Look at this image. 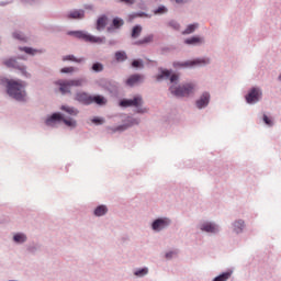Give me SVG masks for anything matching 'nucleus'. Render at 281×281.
<instances>
[{
	"mask_svg": "<svg viewBox=\"0 0 281 281\" xmlns=\"http://www.w3.org/2000/svg\"><path fill=\"white\" fill-rule=\"evenodd\" d=\"M63 61H76L77 64H82L85 59L83 58L77 59L75 55H66L65 57H63Z\"/></svg>",
	"mask_w": 281,
	"mask_h": 281,
	"instance_id": "c9c22d12",
	"label": "nucleus"
},
{
	"mask_svg": "<svg viewBox=\"0 0 281 281\" xmlns=\"http://www.w3.org/2000/svg\"><path fill=\"white\" fill-rule=\"evenodd\" d=\"M139 81H142V75H131V77H128L126 80V86L133 88L135 83H139Z\"/></svg>",
	"mask_w": 281,
	"mask_h": 281,
	"instance_id": "393cba45",
	"label": "nucleus"
},
{
	"mask_svg": "<svg viewBox=\"0 0 281 281\" xmlns=\"http://www.w3.org/2000/svg\"><path fill=\"white\" fill-rule=\"evenodd\" d=\"M41 248H42L41 244L33 241L32 244H29L26 250L32 255H36V252H38Z\"/></svg>",
	"mask_w": 281,
	"mask_h": 281,
	"instance_id": "cd10ccee",
	"label": "nucleus"
},
{
	"mask_svg": "<svg viewBox=\"0 0 281 281\" xmlns=\"http://www.w3.org/2000/svg\"><path fill=\"white\" fill-rule=\"evenodd\" d=\"M125 22L122 20V18H114L112 20L111 26L108 27V33H114V31H117L124 26Z\"/></svg>",
	"mask_w": 281,
	"mask_h": 281,
	"instance_id": "6ab92c4d",
	"label": "nucleus"
},
{
	"mask_svg": "<svg viewBox=\"0 0 281 281\" xmlns=\"http://www.w3.org/2000/svg\"><path fill=\"white\" fill-rule=\"evenodd\" d=\"M92 123H94V125H103L104 119L100 116H94V119H92Z\"/></svg>",
	"mask_w": 281,
	"mask_h": 281,
	"instance_id": "79ce46f5",
	"label": "nucleus"
},
{
	"mask_svg": "<svg viewBox=\"0 0 281 281\" xmlns=\"http://www.w3.org/2000/svg\"><path fill=\"white\" fill-rule=\"evenodd\" d=\"M263 123L266 125H268V127H273L274 123H273V119H271L270 116H268L267 114H263L262 116Z\"/></svg>",
	"mask_w": 281,
	"mask_h": 281,
	"instance_id": "58836bf2",
	"label": "nucleus"
},
{
	"mask_svg": "<svg viewBox=\"0 0 281 281\" xmlns=\"http://www.w3.org/2000/svg\"><path fill=\"white\" fill-rule=\"evenodd\" d=\"M200 29V24L198 22H194L193 24H188V26L182 31V35H193L195 31Z\"/></svg>",
	"mask_w": 281,
	"mask_h": 281,
	"instance_id": "4be33fe9",
	"label": "nucleus"
},
{
	"mask_svg": "<svg viewBox=\"0 0 281 281\" xmlns=\"http://www.w3.org/2000/svg\"><path fill=\"white\" fill-rule=\"evenodd\" d=\"M108 26V15H100L97 20L95 29L97 31L101 32L104 31Z\"/></svg>",
	"mask_w": 281,
	"mask_h": 281,
	"instance_id": "412c9836",
	"label": "nucleus"
},
{
	"mask_svg": "<svg viewBox=\"0 0 281 281\" xmlns=\"http://www.w3.org/2000/svg\"><path fill=\"white\" fill-rule=\"evenodd\" d=\"M278 80L281 81V75H279Z\"/></svg>",
	"mask_w": 281,
	"mask_h": 281,
	"instance_id": "864d4df0",
	"label": "nucleus"
},
{
	"mask_svg": "<svg viewBox=\"0 0 281 281\" xmlns=\"http://www.w3.org/2000/svg\"><path fill=\"white\" fill-rule=\"evenodd\" d=\"M3 65L7 68H14L15 70H18L19 61L16 57H10L9 59H4Z\"/></svg>",
	"mask_w": 281,
	"mask_h": 281,
	"instance_id": "b1692460",
	"label": "nucleus"
},
{
	"mask_svg": "<svg viewBox=\"0 0 281 281\" xmlns=\"http://www.w3.org/2000/svg\"><path fill=\"white\" fill-rule=\"evenodd\" d=\"M132 68H144V59H133Z\"/></svg>",
	"mask_w": 281,
	"mask_h": 281,
	"instance_id": "4c0bfd02",
	"label": "nucleus"
},
{
	"mask_svg": "<svg viewBox=\"0 0 281 281\" xmlns=\"http://www.w3.org/2000/svg\"><path fill=\"white\" fill-rule=\"evenodd\" d=\"M12 37L13 40H18L19 42H27L26 35H24V33H22L21 31H14L12 33Z\"/></svg>",
	"mask_w": 281,
	"mask_h": 281,
	"instance_id": "7c9ffc66",
	"label": "nucleus"
},
{
	"mask_svg": "<svg viewBox=\"0 0 281 281\" xmlns=\"http://www.w3.org/2000/svg\"><path fill=\"white\" fill-rule=\"evenodd\" d=\"M115 59L116 61H126V59H128L127 53H125V50H117L115 53Z\"/></svg>",
	"mask_w": 281,
	"mask_h": 281,
	"instance_id": "473e14b6",
	"label": "nucleus"
},
{
	"mask_svg": "<svg viewBox=\"0 0 281 281\" xmlns=\"http://www.w3.org/2000/svg\"><path fill=\"white\" fill-rule=\"evenodd\" d=\"M167 26H169V29H172V31H181V24L177 20H169Z\"/></svg>",
	"mask_w": 281,
	"mask_h": 281,
	"instance_id": "2f4dec72",
	"label": "nucleus"
},
{
	"mask_svg": "<svg viewBox=\"0 0 281 281\" xmlns=\"http://www.w3.org/2000/svg\"><path fill=\"white\" fill-rule=\"evenodd\" d=\"M149 269L147 267L144 268H137L136 270H134V274L136 277H146V274H148Z\"/></svg>",
	"mask_w": 281,
	"mask_h": 281,
	"instance_id": "72a5a7b5",
	"label": "nucleus"
},
{
	"mask_svg": "<svg viewBox=\"0 0 281 281\" xmlns=\"http://www.w3.org/2000/svg\"><path fill=\"white\" fill-rule=\"evenodd\" d=\"M9 281H19V279H9Z\"/></svg>",
	"mask_w": 281,
	"mask_h": 281,
	"instance_id": "603ef678",
	"label": "nucleus"
},
{
	"mask_svg": "<svg viewBox=\"0 0 281 281\" xmlns=\"http://www.w3.org/2000/svg\"><path fill=\"white\" fill-rule=\"evenodd\" d=\"M22 2H24L25 4H34L38 2V0H22Z\"/></svg>",
	"mask_w": 281,
	"mask_h": 281,
	"instance_id": "49530a36",
	"label": "nucleus"
},
{
	"mask_svg": "<svg viewBox=\"0 0 281 281\" xmlns=\"http://www.w3.org/2000/svg\"><path fill=\"white\" fill-rule=\"evenodd\" d=\"M117 42L115 40H110L109 45L110 46H115Z\"/></svg>",
	"mask_w": 281,
	"mask_h": 281,
	"instance_id": "09e8293b",
	"label": "nucleus"
},
{
	"mask_svg": "<svg viewBox=\"0 0 281 281\" xmlns=\"http://www.w3.org/2000/svg\"><path fill=\"white\" fill-rule=\"evenodd\" d=\"M154 40H155V35L150 34L143 37V40H138V42H135V44L136 46H143L144 44H150L151 42H154Z\"/></svg>",
	"mask_w": 281,
	"mask_h": 281,
	"instance_id": "bb28decb",
	"label": "nucleus"
},
{
	"mask_svg": "<svg viewBox=\"0 0 281 281\" xmlns=\"http://www.w3.org/2000/svg\"><path fill=\"white\" fill-rule=\"evenodd\" d=\"M211 100V92L205 91L202 92V94H200V97L195 100L194 105L198 110H205L209 108Z\"/></svg>",
	"mask_w": 281,
	"mask_h": 281,
	"instance_id": "4468645a",
	"label": "nucleus"
},
{
	"mask_svg": "<svg viewBox=\"0 0 281 281\" xmlns=\"http://www.w3.org/2000/svg\"><path fill=\"white\" fill-rule=\"evenodd\" d=\"M97 85L105 92H109L111 97H117L120 92V83L114 81V79H99Z\"/></svg>",
	"mask_w": 281,
	"mask_h": 281,
	"instance_id": "6e6552de",
	"label": "nucleus"
},
{
	"mask_svg": "<svg viewBox=\"0 0 281 281\" xmlns=\"http://www.w3.org/2000/svg\"><path fill=\"white\" fill-rule=\"evenodd\" d=\"M8 4H10V2H0V7H8Z\"/></svg>",
	"mask_w": 281,
	"mask_h": 281,
	"instance_id": "3c124183",
	"label": "nucleus"
},
{
	"mask_svg": "<svg viewBox=\"0 0 281 281\" xmlns=\"http://www.w3.org/2000/svg\"><path fill=\"white\" fill-rule=\"evenodd\" d=\"M171 2H176V4H189L191 0H171Z\"/></svg>",
	"mask_w": 281,
	"mask_h": 281,
	"instance_id": "37998d69",
	"label": "nucleus"
},
{
	"mask_svg": "<svg viewBox=\"0 0 281 281\" xmlns=\"http://www.w3.org/2000/svg\"><path fill=\"white\" fill-rule=\"evenodd\" d=\"M75 101L78 103H82V105H92L95 103L97 105H106L108 99L102 94H88V92H76Z\"/></svg>",
	"mask_w": 281,
	"mask_h": 281,
	"instance_id": "20e7f679",
	"label": "nucleus"
},
{
	"mask_svg": "<svg viewBox=\"0 0 281 281\" xmlns=\"http://www.w3.org/2000/svg\"><path fill=\"white\" fill-rule=\"evenodd\" d=\"M173 255H176L175 250H169L168 252L165 254L166 259H172Z\"/></svg>",
	"mask_w": 281,
	"mask_h": 281,
	"instance_id": "c03bdc74",
	"label": "nucleus"
},
{
	"mask_svg": "<svg viewBox=\"0 0 281 281\" xmlns=\"http://www.w3.org/2000/svg\"><path fill=\"white\" fill-rule=\"evenodd\" d=\"M245 228H247V224H246L245 220H243V218L234 220L231 223V229L233 233H235V235L243 234Z\"/></svg>",
	"mask_w": 281,
	"mask_h": 281,
	"instance_id": "2eb2a0df",
	"label": "nucleus"
},
{
	"mask_svg": "<svg viewBox=\"0 0 281 281\" xmlns=\"http://www.w3.org/2000/svg\"><path fill=\"white\" fill-rule=\"evenodd\" d=\"M87 83L86 79H70L69 81H56V86H59L61 94H71V87L80 88Z\"/></svg>",
	"mask_w": 281,
	"mask_h": 281,
	"instance_id": "1a4fd4ad",
	"label": "nucleus"
},
{
	"mask_svg": "<svg viewBox=\"0 0 281 281\" xmlns=\"http://www.w3.org/2000/svg\"><path fill=\"white\" fill-rule=\"evenodd\" d=\"M18 70L21 72L22 77H25V79H31L32 75L27 71V66L18 61Z\"/></svg>",
	"mask_w": 281,
	"mask_h": 281,
	"instance_id": "a878e982",
	"label": "nucleus"
},
{
	"mask_svg": "<svg viewBox=\"0 0 281 281\" xmlns=\"http://www.w3.org/2000/svg\"><path fill=\"white\" fill-rule=\"evenodd\" d=\"M12 240L16 245L25 244L27 241V235L23 232L13 233Z\"/></svg>",
	"mask_w": 281,
	"mask_h": 281,
	"instance_id": "aec40b11",
	"label": "nucleus"
},
{
	"mask_svg": "<svg viewBox=\"0 0 281 281\" xmlns=\"http://www.w3.org/2000/svg\"><path fill=\"white\" fill-rule=\"evenodd\" d=\"M162 53H170V48L168 46H165L161 48Z\"/></svg>",
	"mask_w": 281,
	"mask_h": 281,
	"instance_id": "8fccbe9b",
	"label": "nucleus"
},
{
	"mask_svg": "<svg viewBox=\"0 0 281 281\" xmlns=\"http://www.w3.org/2000/svg\"><path fill=\"white\" fill-rule=\"evenodd\" d=\"M121 108H136L137 114H146L147 108H144V99L142 94H136L133 99H122L120 101Z\"/></svg>",
	"mask_w": 281,
	"mask_h": 281,
	"instance_id": "39448f33",
	"label": "nucleus"
},
{
	"mask_svg": "<svg viewBox=\"0 0 281 281\" xmlns=\"http://www.w3.org/2000/svg\"><path fill=\"white\" fill-rule=\"evenodd\" d=\"M60 72L63 75H69L71 72H75V68L72 66L68 67V68H61Z\"/></svg>",
	"mask_w": 281,
	"mask_h": 281,
	"instance_id": "a19ab883",
	"label": "nucleus"
},
{
	"mask_svg": "<svg viewBox=\"0 0 281 281\" xmlns=\"http://www.w3.org/2000/svg\"><path fill=\"white\" fill-rule=\"evenodd\" d=\"M199 228L203 233H210L212 235H218L222 231V227L220 224H216V222H202V224L199 225Z\"/></svg>",
	"mask_w": 281,
	"mask_h": 281,
	"instance_id": "ddd939ff",
	"label": "nucleus"
},
{
	"mask_svg": "<svg viewBox=\"0 0 281 281\" xmlns=\"http://www.w3.org/2000/svg\"><path fill=\"white\" fill-rule=\"evenodd\" d=\"M60 110L61 112H53L50 116H47L45 124L52 126L56 123H64L70 130H76L78 123L75 116H78L79 114L78 108H74L71 105H61ZM63 112H65V114H63Z\"/></svg>",
	"mask_w": 281,
	"mask_h": 281,
	"instance_id": "7ed1b4c3",
	"label": "nucleus"
},
{
	"mask_svg": "<svg viewBox=\"0 0 281 281\" xmlns=\"http://www.w3.org/2000/svg\"><path fill=\"white\" fill-rule=\"evenodd\" d=\"M142 31H143V26L140 24H136L132 29V38L137 40L139 37V35H142Z\"/></svg>",
	"mask_w": 281,
	"mask_h": 281,
	"instance_id": "c756f323",
	"label": "nucleus"
},
{
	"mask_svg": "<svg viewBox=\"0 0 281 281\" xmlns=\"http://www.w3.org/2000/svg\"><path fill=\"white\" fill-rule=\"evenodd\" d=\"M166 13H168V8L165 4H160L158 9L154 10V15H165Z\"/></svg>",
	"mask_w": 281,
	"mask_h": 281,
	"instance_id": "f704fd0d",
	"label": "nucleus"
},
{
	"mask_svg": "<svg viewBox=\"0 0 281 281\" xmlns=\"http://www.w3.org/2000/svg\"><path fill=\"white\" fill-rule=\"evenodd\" d=\"M172 224V220L171 217L168 216H160V217H156L151 224V231H154V233H161V231H166L167 228H169Z\"/></svg>",
	"mask_w": 281,
	"mask_h": 281,
	"instance_id": "9b49d317",
	"label": "nucleus"
},
{
	"mask_svg": "<svg viewBox=\"0 0 281 281\" xmlns=\"http://www.w3.org/2000/svg\"><path fill=\"white\" fill-rule=\"evenodd\" d=\"M140 119H127L125 123L122 125H117L116 127L109 126L106 127L108 132H111L112 134H116V132H126L130 127H133V125H139Z\"/></svg>",
	"mask_w": 281,
	"mask_h": 281,
	"instance_id": "f8f14e48",
	"label": "nucleus"
},
{
	"mask_svg": "<svg viewBox=\"0 0 281 281\" xmlns=\"http://www.w3.org/2000/svg\"><path fill=\"white\" fill-rule=\"evenodd\" d=\"M233 274V270H226L225 272H221V274H217L214 277L212 281H228Z\"/></svg>",
	"mask_w": 281,
	"mask_h": 281,
	"instance_id": "5701e85b",
	"label": "nucleus"
},
{
	"mask_svg": "<svg viewBox=\"0 0 281 281\" xmlns=\"http://www.w3.org/2000/svg\"><path fill=\"white\" fill-rule=\"evenodd\" d=\"M262 88L255 86L245 94V101L248 105H256V103H260V101H262Z\"/></svg>",
	"mask_w": 281,
	"mask_h": 281,
	"instance_id": "9d476101",
	"label": "nucleus"
},
{
	"mask_svg": "<svg viewBox=\"0 0 281 281\" xmlns=\"http://www.w3.org/2000/svg\"><path fill=\"white\" fill-rule=\"evenodd\" d=\"M0 86L5 88V92L10 99H13L18 103H27V83L25 81L0 76Z\"/></svg>",
	"mask_w": 281,
	"mask_h": 281,
	"instance_id": "f03ea898",
	"label": "nucleus"
},
{
	"mask_svg": "<svg viewBox=\"0 0 281 281\" xmlns=\"http://www.w3.org/2000/svg\"><path fill=\"white\" fill-rule=\"evenodd\" d=\"M23 53H26V55H36V53H42V50H37L36 48H32L31 46H20L19 48Z\"/></svg>",
	"mask_w": 281,
	"mask_h": 281,
	"instance_id": "c85d7f7f",
	"label": "nucleus"
},
{
	"mask_svg": "<svg viewBox=\"0 0 281 281\" xmlns=\"http://www.w3.org/2000/svg\"><path fill=\"white\" fill-rule=\"evenodd\" d=\"M135 18H148V13L139 11L138 13H132V15H130V20H135Z\"/></svg>",
	"mask_w": 281,
	"mask_h": 281,
	"instance_id": "ea45409f",
	"label": "nucleus"
},
{
	"mask_svg": "<svg viewBox=\"0 0 281 281\" xmlns=\"http://www.w3.org/2000/svg\"><path fill=\"white\" fill-rule=\"evenodd\" d=\"M86 11L83 9H74L66 14L67 20H85Z\"/></svg>",
	"mask_w": 281,
	"mask_h": 281,
	"instance_id": "f3484780",
	"label": "nucleus"
},
{
	"mask_svg": "<svg viewBox=\"0 0 281 281\" xmlns=\"http://www.w3.org/2000/svg\"><path fill=\"white\" fill-rule=\"evenodd\" d=\"M91 70L93 72H103L104 66L103 64H101V61H95L94 64H92Z\"/></svg>",
	"mask_w": 281,
	"mask_h": 281,
	"instance_id": "e433bc0d",
	"label": "nucleus"
},
{
	"mask_svg": "<svg viewBox=\"0 0 281 281\" xmlns=\"http://www.w3.org/2000/svg\"><path fill=\"white\" fill-rule=\"evenodd\" d=\"M160 72L157 75L156 80L162 81V79H169L171 86H169V92L176 99H189L193 94H195L196 83L190 81L187 83L180 85V76L177 72H172V70H168V68H158Z\"/></svg>",
	"mask_w": 281,
	"mask_h": 281,
	"instance_id": "f257e3e1",
	"label": "nucleus"
},
{
	"mask_svg": "<svg viewBox=\"0 0 281 281\" xmlns=\"http://www.w3.org/2000/svg\"><path fill=\"white\" fill-rule=\"evenodd\" d=\"M1 44H2V40H1V37H0V46H1Z\"/></svg>",
	"mask_w": 281,
	"mask_h": 281,
	"instance_id": "5fc2aeb1",
	"label": "nucleus"
},
{
	"mask_svg": "<svg viewBox=\"0 0 281 281\" xmlns=\"http://www.w3.org/2000/svg\"><path fill=\"white\" fill-rule=\"evenodd\" d=\"M205 43V37H201L200 35H192V37H187L183 41V44L187 46H203Z\"/></svg>",
	"mask_w": 281,
	"mask_h": 281,
	"instance_id": "dca6fc26",
	"label": "nucleus"
},
{
	"mask_svg": "<svg viewBox=\"0 0 281 281\" xmlns=\"http://www.w3.org/2000/svg\"><path fill=\"white\" fill-rule=\"evenodd\" d=\"M211 59L209 57H202L196 59H191L189 61H173L172 67L178 68H195V66H209Z\"/></svg>",
	"mask_w": 281,
	"mask_h": 281,
	"instance_id": "0eeeda50",
	"label": "nucleus"
},
{
	"mask_svg": "<svg viewBox=\"0 0 281 281\" xmlns=\"http://www.w3.org/2000/svg\"><path fill=\"white\" fill-rule=\"evenodd\" d=\"M94 217H104L109 213L108 204H98L92 211Z\"/></svg>",
	"mask_w": 281,
	"mask_h": 281,
	"instance_id": "a211bd4d",
	"label": "nucleus"
},
{
	"mask_svg": "<svg viewBox=\"0 0 281 281\" xmlns=\"http://www.w3.org/2000/svg\"><path fill=\"white\" fill-rule=\"evenodd\" d=\"M120 2H124L127 7H132L135 4L136 0H120Z\"/></svg>",
	"mask_w": 281,
	"mask_h": 281,
	"instance_id": "a18cd8bd",
	"label": "nucleus"
},
{
	"mask_svg": "<svg viewBox=\"0 0 281 281\" xmlns=\"http://www.w3.org/2000/svg\"><path fill=\"white\" fill-rule=\"evenodd\" d=\"M68 167H69V166L67 165V166H66V169H67V170H68Z\"/></svg>",
	"mask_w": 281,
	"mask_h": 281,
	"instance_id": "6e6d98bb",
	"label": "nucleus"
},
{
	"mask_svg": "<svg viewBox=\"0 0 281 281\" xmlns=\"http://www.w3.org/2000/svg\"><path fill=\"white\" fill-rule=\"evenodd\" d=\"M85 9L88 11H94L93 4H85Z\"/></svg>",
	"mask_w": 281,
	"mask_h": 281,
	"instance_id": "de8ad7c7",
	"label": "nucleus"
},
{
	"mask_svg": "<svg viewBox=\"0 0 281 281\" xmlns=\"http://www.w3.org/2000/svg\"><path fill=\"white\" fill-rule=\"evenodd\" d=\"M67 35L83 42H90L91 44H104L105 42V37H95V35H90L87 31H68Z\"/></svg>",
	"mask_w": 281,
	"mask_h": 281,
	"instance_id": "423d86ee",
	"label": "nucleus"
}]
</instances>
